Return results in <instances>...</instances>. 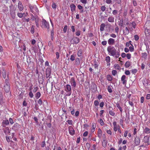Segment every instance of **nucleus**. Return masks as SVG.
Returning <instances> with one entry per match:
<instances>
[{"mask_svg":"<svg viewBox=\"0 0 150 150\" xmlns=\"http://www.w3.org/2000/svg\"><path fill=\"white\" fill-rule=\"evenodd\" d=\"M107 50L110 56H113L116 58L119 57L120 56L119 52L117 51L115 48L113 46H109L107 48Z\"/></svg>","mask_w":150,"mask_h":150,"instance_id":"obj_1","label":"nucleus"},{"mask_svg":"<svg viewBox=\"0 0 150 150\" xmlns=\"http://www.w3.org/2000/svg\"><path fill=\"white\" fill-rule=\"evenodd\" d=\"M65 91L67 93L66 96H69L71 94V88L70 85L67 84L65 86Z\"/></svg>","mask_w":150,"mask_h":150,"instance_id":"obj_2","label":"nucleus"},{"mask_svg":"<svg viewBox=\"0 0 150 150\" xmlns=\"http://www.w3.org/2000/svg\"><path fill=\"white\" fill-rule=\"evenodd\" d=\"M4 89L5 91L8 92L10 90V86L8 81V79L5 80V84L4 86Z\"/></svg>","mask_w":150,"mask_h":150,"instance_id":"obj_3","label":"nucleus"},{"mask_svg":"<svg viewBox=\"0 0 150 150\" xmlns=\"http://www.w3.org/2000/svg\"><path fill=\"white\" fill-rule=\"evenodd\" d=\"M29 8L31 12L34 14H35L38 12L39 11L36 6L30 5L29 6Z\"/></svg>","mask_w":150,"mask_h":150,"instance_id":"obj_4","label":"nucleus"},{"mask_svg":"<svg viewBox=\"0 0 150 150\" xmlns=\"http://www.w3.org/2000/svg\"><path fill=\"white\" fill-rule=\"evenodd\" d=\"M69 134L72 136H73L75 133V131L72 126H69L68 127Z\"/></svg>","mask_w":150,"mask_h":150,"instance_id":"obj_5","label":"nucleus"},{"mask_svg":"<svg viewBox=\"0 0 150 150\" xmlns=\"http://www.w3.org/2000/svg\"><path fill=\"white\" fill-rule=\"evenodd\" d=\"M15 9L14 8H11L10 9V14L11 16L13 19H14L16 17Z\"/></svg>","mask_w":150,"mask_h":150,"instance_id":"obj_6","label":"nucleus"},{"mask_svg":"<svg viewBox=\"0 0 150 150\" xmlns=\"http://www.w3.org/2000/svg\"><path fill=\"white\" fill-rule=\"evenodd\" d=\"M42 23L43 25H44V27L45 28H47L48 29L49 28V23L43 19L42 21Z\"/></svg>","mask_w":150,"mask_h":150,"instance_id":"obj_7","label":"nucleus"},{"mask_svg":"<svg viewBox=\"0 0 150 150\" xmlns=\"http://www.w3.org/2000/svg\"><path fill=\"white\" fill-rule=\"evenodd\" d=\"M72 40L73 41V44H77L80 42L79 39L76 37H73L72 39Z\"/></svg>","mask_w":150,"mask_h":150,"instance_id":"obj_8","label":"nucleus"},{"mask_svg":"<svg viewBox=\"0 0 150 150\" xmlns=\"http://www.w3.org/2000/svg\"><path fill=\"white\" fill-rule=\"evenodd\" d=\"M70 82L71 86L74 87H75L76 86V83L73 77L71 78Z\"/></svg>","mask_w":150,"mask_h":150,"instance_id":"obj_9","label":"nucleus"},{"mask_svg":"<svg viewBox=\"0 0 150 150\" xmlns=\"http://www.w3.org/2000/svg\"><path fill=\"white\" fill-rule=\"evenodd\" d=\"M18 8L20 11H22L23 9V6L21 1H19L18 4Z\"/></svg>","mask_w":150,"mask_h":150,"instance_id":"obj_10","label":"nucleus"},{"mask_svg":"<svg viewBox=\"0 0 150 150\" xmlns=\"http://www.w3.org/2000/svg\"><path fill=\"white\" fill-rule=\"evenodd\" d=\"M126 76L123 75L122 76L121 78V80L122 82V83L123 84L126 85L127 83V80H125Z\"/></svg>","mask_w":150,"mask_h":150,"instance_id":"obj_11","label":"nucleus"},{"mask_svg":"<svg viewBox=\"0 0 150 150\" xmlns=\"http://www.w3.org/2000/svg\"><path fill=\"white\" fill-rule=\"evenodd\" d=\"M143 133L146 134H149L150 133V128H149L147 127H145L143 130Z\"/></svg>","mask_w":150,"mask_h":150,"instance_id":"obj_12","label":"nucleus"},{"mask_svg":"<svg viewBox=\"0 0 150 150\" xmlns=\"http://www.w3.org/2000/svg\"><path fill=\"white\" fill-rule=\"evenodd\" d=\"M134 141L136 146H138L139 145L140 142V139L139 138L135 137Z\"/></svg>","mask_w":150,"mask_h":150,"instance_id":"obj_13","label":"nucleus"},{"mask_svg":"<svg viewBox=\"0 0 150 150\" xmlns=\"http://www.w3.org/2000/svg\"><path fill=\"white\" fill-rule=\"evenodd\" d=\"M108 42L109 45H112L114 43L115 41L114 39L112 38H110L108 39Z\"/></svg>","mask_w":150,"mask_h":150,"instance_id":"obj_14","label":"nucleus"},{"mask_svg":"<svg viewBox=\"0 0 150 150\" xmlns=\"http://www.w3.org/2000/svg\"><path fill=\"white\" fill-rule=\"evenodd\" d=\"M70 7L71 8V10L72 12H74L75 11L76 6L74 4H71L70 5Z\"/></svg>","mask_w":150,"mask_h":150,"instance_id":"obj_15","label":"nucleus"},{"mask_svg":"<svg viewBox=\"0 0 150 150\" xmlns=\"http://www.w3.org/2000/svg\"><path fill=\"white\" fill-rule=\"evenodd\" d=\"M9 124V122L8 120H4L2 122L3 127H5L6 126L8 125Z\"/></svg>","mask_w":150,"mask_h":150,"instance_id":"obj_16","label":"nucleus"},{"mask_svg":"<svg viewBox=\"0 0 150 150\" xmlns=\"http://www.w3.org/2000/svg\"><path fill=\"white\" fill-rule=\"evenodd\" d=\"M102 135V131L101 129L99 128L98 130V136L100 138V139L101 138Z\"/></svg>","mask_w":150,"mask_h":150,"instance_id":"obj_17","label":"nucleus"},{"mask_svg":"<svg viewBox=\"0 0 150 150\" xmlns=\"http://www.w3.org/2000/svg\"><path fill=\"white\" fill-rule=\"evenodd\" d=\"M113 124L114 126V130L115 132H116L117 131L118 125H117V123L115 121L113 122Z\"/></svg>","mask_w":150,"mask_h":150,"instance_id":"obj_18","label":"nucleus"},{"mask_svg":"<svg viewBox=\"0 0 150 150\" xmlns=\"http://www.w3.org/2000/svg\"><path fill=\"white\" fill-rule=\"evenodd\" d=\"M114 18L112 16H110L108 19V22L110 23H113L114 22Z\"/></svg>","mask_w":150,"mask_h":150,"instance_id":"obj_19","label":"nucleus"},{"mask_svg":"<svg viewBox=\"0 0 150 150\" xmlns=\"http://www.w3.org/2000/svg\"><path fill=\"white\" fill-rule=\"evenodd\" d=\"M51 73V70L50 68H47L46 71V76H49Z\"/></svg>","mask_w":150,"mask_h":150,"instance_id":"obj_20","label":"nucleus"},{"mask_svg":"<svg viewBox=\"0 0 150 150\" xmlns=\"http://www.w3.org/2000/svg\"><path fill=\"white\" fill-rule=\"evenodd\" d=\"M129 33V31L127 27H126L125 29L123 31V34L125 35L128 34Z\"/></svg>","mask_w":150,"mask_h":150,"instance_id":"obj_21","label":"nucleus"},{"mask_svg":"<svg viewBox=\"0 0 150 150\" xmlns=\"http://www.w3.org/2000/svg\"><path fill=\"white\" fill-rule=\"evenodd\" d=\"M35 97L37 99H38L41 96V94L40 92H38L35 94Z\"/></svg>","mask_w":150,"mask_h":150,"instance_id":"obj_22","label":"nucleus"},{"mask_svg":"<svg viewBox=\"0 0 150 150\" xmlns=\"http://www.w3.org/2000/svg\"><path fill=\"white\" fill-rule=\"evenodd\" d=\"M105 25L104 23L100 25V30L101 31H103L104 30Z\"/></svg>","mask_w":150,"mask_h":150,"instance_id":"obj_23","label":"nucleus"},{"mask_svg":"<svg viewBox=\"0 0 150 150\" xmlns=\"http://www.w3.org/2000/svg\"><path fill=\"white\" fill-rule=\"evenodd\" d=\"M144 141L145 142L148 143L149 141V137L148 136H145L144 137Z\"/></svg>","mask_w":150,"mask_h":150,"instance_id":"obj_24","label":"nucleus"},{"mask_svg":"<svg viewBox=\"0 0 150 150\" xmlns=\"http://www.w3.org/2000/svg\"><path fill=\"white\" fill-rule=\"evenodd\" d=\"M107 79L109 81H111L112 80V77L111 75L108 74L107 76Z\"/></svg>","mask_w":150,"mask_h":150,"instance_id":"obj_25","label":"nucleus"},{"mask_svg":"<svg viewBox=\"0 0 150 150\" xmlns=\"http://www.w3.org/2000/svg\"><path fill=\"white\" fill-rule=\"evenodd\" d=\"M114 68L116 69L119 70L120 69V67L119 65L117 64H115L114 65Z\"/></svg>","mask_w":150,"mask_h":150,"instance_id":"obj_26","label":"nucleus"},{"mask_svg":"<svg viewBox=\"0 0 150 150\" xmlns=\"http://www.w3.org/2000/svg\"><path fill=\"white\" fill-rule=\"evenodd\" d=\"M82 51L81 49L79 50L77 52L78 56L79 57H81L82 55Z\"/></svg>","mask_w":150,"mask_h":150,"instance_id":"obj_27","label":"nucleus"},{"mask_svg":"<svg viewBox=\"0 0 150 150\" xmlns=\"http://www.w3.org/2000/svg\"><path fill=\"white\" fill-rule=\"evenodd\" d=\"M2 75L3 77L5 78L6 76V71L5 70H3L2 71Z\"/></svg>","mask_w":150,"mask_h":150,"instance_id":"obj_28","label":"nucleus"},{"mask_svg":"<svg viewBox=\"0 0 150 150\" xmlns=\"http://www.w3.org/2000/svg\"><path fill=\"white\" fill-rule=\"evenodd\" d=\"M19 125L17 123L14 124L13 126V128L15 129H17L19 127Z\"/></svg>","mask_w":150,"mask_h":150,"instance_id":"obj_29","label":"nucleus"},{"mask_svg":"<svg viewBox=\"0 0 150 150\" xmlns=\"http://www.w3.org/2000/svg\"><path fill=\"white\" fill-rule=\"evenodd\" d=\"M96 128L95 126L94 125V123L92 124V128L91 129V132H93L95 130V128Z\"/></svg>","mask_w":150,"mask_h":150,"instance_id":"obj_30","label":"nucleus"},{"mask_svg":"<svg viewBox=\"0 0 150 150\" xmlns=\"http://www.w3.org/2000/svg\"><path fill=\"white\" fill-rule=\"evenodd\" d=\"M116 107L119 109L120 111L122 112V108L120 106V104L118 103H117L116 104Z\"/></svg>","mask_w":150,"mask_h":150,"instance_id":"obj_31","label":"nucleus"},{"mask_svg":"<svg viewBox=\"0 0 150 150\" xmlns=\"http://www.w3.org/2000/svg\"><path fill=\"white\" fill-rule=\"evenodd\" d=\"M109 112L110 115L113 116H114L115 115V113L114 111L110 110H109Z\"/></svg>","mask_w":150,"mask_h":150,"instance_id":"obj_32","label":"nucleus"},{"mask_svg":"<svg viewBox=\"0 0 150 150\" xmlns=\"http://www.w3.org/2000/svg\"><path fill=\"white\" fill-rule=\"evenodd\" d=\"M142 58H144L145 59H146L147 58V54L146 52H144L142 54Z\"/></svg>","mask_w":150,"mask_h":150,"instance_id":"obj_33","label":"nucleus"},{"mask_svg":"<svg viewBox=\"0 0 150 150\" xmlns=\"http://www.w3.org/2000/svg\"><path fill=\"white\" fill-rule=\"evenodd\" d=\"M127 148L126 146V145L124 146L123 147H121L120 146L118 149V150H122L123 149L124 150H125Z\"/></svg>","mask_w":150,"mask_h":150,"instance_id":"obj_34","label":"nucleus"},{"mask_svg":"<svg viewBox=\"0 0 150 150\" xmlns=\"http://www.w3.org/2000/svg\"><path fill=\"white\" fill-rule=\"evenodd\" d=\"M130 62L129 61L127 62L125 64V66L127 68L130 66Z\"/></svg>","mask_w":150,"mask_h":150,"instance_id":"obj_35","label":"nucleus"},{"mask_svg":"<svg viewBox=\"0 0 150 150\" xmlns=\"http://www.w3.org/2000/svg\"><path fill=\"white\" fill-rule=\"evenodd\" d=\"M39 89L38 87V86H34L33 87V93H35Z\"/></svg>","mask_w":150,"mask_h":150,"instance_id":"obj_36","label":"nucleus"},{"mask_svg":"<svg viewBox=\"0 0 150 150\" xmlns=\"http://www.w3.org/2000/svg\"><path fill=\"white\" fill-rule=\"evenodd\" d=\"M132 41H129V42H127L126 44V47H129L130 45H131L132 46V44L131 43Z\"/></svg>","mask_w":150,"mask_h":150,"instance_id":"obj_37","label":"nucleus"},{"mask_svg":"<svg viewBox=\"0 0 150 150\" xmlns=\"http://www.w3.org/2000/svg\"><path fill=\"white\" fill-rule=\"evenodd\" d=\"M129 50L131 52H133L134 51V47L133 46V45H132V46H130L129 47Z\"/></svg>","mask_w":150,"mask_h":150,"instance_id":"obj_38","label":"nucleus"},{"mask_svg":"<svg viewBox=\"0 0 150 150\" xmlns=\"http://www.w3.org/2000/svg\"><path fill=\"white\" fill-rule=\"evenodd\" d=\"M70 59L72 61L74 60L75 59V55H74V54L72 55L71 56Z\"/></svg>","mask_w":150,"mask_h":150,"instance_id":"obj_39","label":"nucleus"},{"mask_svg":"<svg viewBox=\"0 0 150 150\" xmlns=\"http://www.w3.org/2000/svg\"><path fill=\"white\" fill-rule=\"evenodd\" d=\"M28 95L31 98H32L34 96L32 91L30 92L29 93Z\"/></svg>","mask_w":150,"mask_h":150,"instance_id":"obj_40","label":"nucleus"},{"mask_svg":"<svg viewBox=\"0 0 150 150\" xmlns=\"http://www.w3.org/2000/svg\"><path fill=\"white\" fill-rule=\"evenodd\" d=\"M107 89L109 93H111L112 92V89L110 86H108Z\"/></svg>","mask_w":150,"mask_h":150,"instance_id":"obj_41","label":"nucleus"},{"mask_svg":"<svg viewBox=\"0 0 150 150\" xmlns=\"http://www.w3.org/2000/svg\"><path fill=\"white\" fill-rule=\"evenodd\" d=\"M118 11L116 10H114L112 11V13L114 15H115L117 14Z\"/></svg>","mask_w":150,"mask_h":150,"instance_id":"obj_42","label":"nucleus"},{"mask_svg":"<svg viewBox=\"0 0 150 150\" xmlns=\"http://www.w3.org/2000/svg\"><path fill=\"white\" fill-rule=\"evenodd\" d=\"M76 35L77 36H79L81 34V31L79 30L77 31L76 32Z\"/></svg>","mask_w":150,"mask_h":150,"instance_id":"obj_43","label":"nucleus"},{"mask_svg":"<svg viewBox=\"0 0 150 150\" xmlns=\"http://www.w3.org/2000/svg\"><path fill=\"white\" fill-rule=\"evenodd\" d=\"M67 25L64 26V29H63V32L64 33H66L67 32Z\"/></svg>","mask_w":150,"mask_h":150,"instance_id":"obj_44","label":"nucleus"},{"mask_svg":"<svg viewBox=\"0 0 150 150\" xmlns=\"http://www.w3.org/2000/svg\"><path fill=\"white\" fill-rule=\"evenodd\" d=\"M75 61L76 62V64L77 65H79L80 64V60L78 58H77L76 60Z\"/></svg>","mask_w":150,"mask_h":150,"instance_id":"obj_45","label":"nucleus"},{"mask_svg":"<svg viewBox=\"0 0 150 150\" xmlns=\"http://www.w3.org/2000/svg\"><path fill=\"white\" fill-rule=\"evenodd\" d=\"M94 104L96 106H97L99 104V102L98 100H95L94 101Z\"/></svg>","mask_w":150,"mask_h":150,"instance_id":"obj_46","label":"nucleus"},{"mask_svg":"<svg viewBox=\"0 0 150 150\" xmlns=\"http://www.w3.org/2000/svg\"><path fill=\"white\" fill-rule=\"evenodd\" d=\"M99 122L101 125H104V123L101 119L100 120Z\"/></svg>","mask_w":150,"mask_h":150,"instance_id":"obj_47","label":"nucleus"},{"mask_svg":"<svg viewBox=\"0 0 150 150\" xmlns=\"http://www.w3.org/2000/svg\"><path fill=\"white\" fill-rule=\"evenodd\" d=\"M105 9L106 7L105 6H102L100 8V9L103 12L105 10Z\"/></svg>","mask_w":150,"mask_h":150,"instance_id":"obj_48","label":"nucleus"},{"mask_svg":"<svg viewBox=\"0 0 150 150\" xmlns=\"http://www.w3.org/2000/svg\"><path fill=\"white\" fill-rule=\"evenodd\" d=\"M31 32L32 34L34 33V27L33 25H32L31 29Z\"/></svg>","mask_w":150,"mask_h":150,"instance_id":"obj_49","label":"nucleus"},{"mask_svg":"<svg viewBox=\"0 0 150 150\" xmlns=\"http://www.w3.org/2000/svg\"><path fill=\"white\" fill-rule=\"evenodd\" d=\"M126 57L128 59H130L131 58V54L128 53L126 55Z\"/></svg>","mask_w":150,"mask_h":150,"instance_id":"obj_50","label":"nucleus"},{"mask_svg":"<svg viewBox=\"0 0 150 150\" xmlns=\"http://www.w3.org/2000/svg\"><path fill=\"white\" fill-rule=\"evenodd\" d=\"M17 16L19 17L20 18H21L23 17V14L22 13H18Z\"/></svg>","mask_w":150,"mask_h":150,"instance_id":"obj_51","label":"nucleus"},{"mask_svg":"<svg viewBox=\"0 0 150 150\" xmlns=\"http://www.w3.org/2000/svg\"><path fill=\"white\" fill-rule=\"evenodd\" d=\"M112 73L113 76H115L117 73V71L116 70H113L112 71Z\"/></svg>","mask_w":150,"mask_h":150,"instance_id":"obj_52","label":"nucleus"},{"mask_svg":"<svg viewBox=\"0 0 150 150\" xmlns=\"http://www.w3.org/2000/svg\"><path fill=\"white\" fill-rule=\"evenodd\" d=\"M132 73L133 74H135L136 73L137 71V70L136 69H132L131 71Z\"/></svg>","mask_w":150,"mask_h":150,"instance_id":"obj_53","label":"nucleus"},{"mask_svg":"<svg viewBox=\"0 0 150 150\" xmlns=\"http://www.w3.org/2000/svg\"><path fill=\"white\" fill-rule=\"evenodd\" d=\"M38 103L40 105H41L42 104V102L41 99H40L38 100Z\"/></svg>","mask_w":150,"mask_h":150,"instance_id":"obj_54","label":"nucleus"},{"mask_svg":"<svg viewBox=\"0 0 150 150\" xmlns=\"http://www.w3.org/2000/svg\"><path fill=\"white\" fill-rule=\"evenodd\" d=\"M110 57L109 56H108L106 57V60L107 62H109L110 61Z\"/></svg>","mask_w":150,"mask_h":150,"instance_id":"obj_55","label":"nucleus"},{"mask_svg":"<svg viewBox=\"0 0 150 150\" xmlns=\"http://www.w3.org/2000/svg\"><path fill=\"white\" fill-rule=\"evenodd\" d=\"M129 103L130 105L132 107H134V105L133 103V102L132 101H130L129 99Z\"/></svg>","mask_w":150,"mask_h":150,"instance_id":"obj_56","label":"nucleus"},{"mask_svg":"<svg viewBox=\"0 0 150 150\" xmlns=\"http://www.w3.org/2000/svg\"><path fill=\"white\" fill-rule=\"evenodd\" d=\"M68 123L70 125H72V121L71 120H69L67 121Z\"/></svg>","mask_w":150,"mask_h":150,"instance_id":"obj_57","label":"nucleus"},{"mask_svg":"<svg viewBox=\"0 0 150 150\" xmlns=\"http://www.w3.org/2000/svg\"><path fill=\"white\" fill-rule=\"evenodd\" d=\"M134 39L136 40L137 41L139 39V37L137 35H135L134 36Z\"/></svg>","mask_w":150,"mask_h":150,"instance_id":"obj_58","label":"nucleus"},{"mask_svg":"<svg viewBox=\"0 0 150 150\" xmlns=\"http://www.w3.org/2000/svg\"><path fill=\"white\" fill-rule=\"evenodd\" d=\"M56 55V58L57 59H59V54L58 52H56L55 53Z\"/></svg>","mask_w":150,"mask_h":150,"instance_id":"obj_59","label":"nucleus"},{"mask_svg":"<svg viewBox=\"0 0 150 150\" xmlns=\"http://www.w3.org/2000/svg\"><path fill=\"white\" fill-rule=\"evenodd\" d=\"M80 1L83 4H86L87 3V0H80Z\"/></svg>","mask_w":150,"mask_h":150,"instance_id":"obj_60","label":"nucleus"},{"mask_svg":"<svg viewBox=\"0 0 150 150\" xmlns=\"http://www.w3.org/2000/svg\"><path fill=\"white\" fill-rule=\"evenodd\" d=\"M117 128V130H118V132H120V133H121V130L120 129V127L119 125H118V127Z\"/></svg>","mask_w":150,"mask_h":150,"instance_id":"obj_61","label":"nucleus"},{"mask_svg":"<svg viewBox=\"0 0 150 150\" xmlns=\"http://www.w3.org/2000/svg\"><path fill=\"white\" fill-rule=\"evenodd\" d=\"M9 121L10 122V123L11 124H12L13 123H14L13 121L11 118H9Z\"/></svg>","mask_w":150,"mask_h":150,"instance_id":"obj_62","label":"nucleus"},{"mask_svg":"<svg viewBox=\"0 0 150 150\" xmlns=\"http://www.w3.org/2000/svg\"><path fill=\"white\" fill-rule=\"evenodd\" d=\"M107 43V42L106 41H102L101 42L102 44L103 45H105Z\"/></svg>","mask_w":150,"mask_h":150,"instance_id":"obj_63","label":"nucleus"},{"mask_svg":"<svg viewBox=\"0 0 150 150\" xmlns=\"http://www.w3.org/2000/svg\"><path fill=\"white\" fill-rule=\"evenodd\" d=\"M52 6L53 8L55 9L56 8V5L54 3L52 4Z\"/></svg>","mask_w":150,"mask_h":150,"instance_id":"obj_64","label":"nucleus"}]
</instances>
